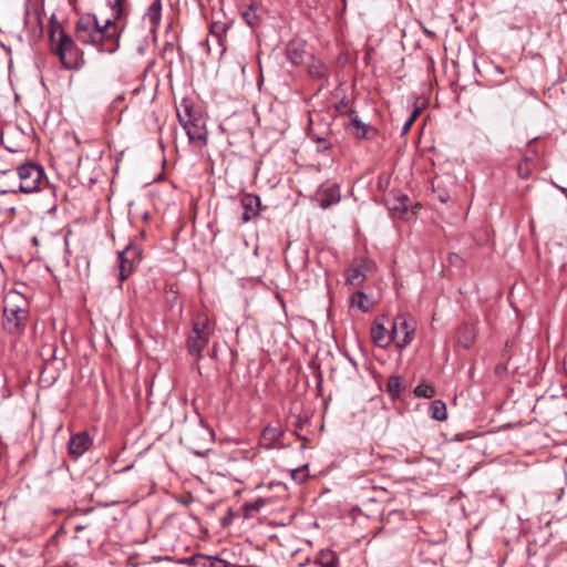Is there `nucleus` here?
Segmentation results:
<instances>
[{"mask_svg": "<svg viewBox=\"0 0 567 567\" xmlns=\"http://www.w3.org/2000/svg\"><path fill=\"white\" fill-rule=\"evenodd\" d=\"M126 0H110L109 4L113 11V18L100 24L96 17L86 14L75 23V38L83 44L93 45L99 52L114 53L120 48L122 30L115 23L125 17L124 3Z\"/></svg>", "mask_w": 567, "mask_h": 567, "instance_id": "1", "label": "nucleus"}, {"mask_svg": "<svg viewBox=\"0 0 567 567\" xmlns=\"http://www.w3.org/2000/svg\"><path fill=\"white\" fill-rule=\"evenodd\" d=\"M52 52L59 56L66 70H80L84 64L83 52L66 32H62V37L58 38Z\"/></svg>", "mask_w": 567, "mask_h": 567, "instance_id": "2", "label": "nucleus"}, {"mask_svg": "<svg viewBox=\"0 0 567 567\" xmlns=\"http://www.w3.org/2000/svg\"><path fill=\"white\" fill-rule=\"evenodd\" d=\"M212 329L207 317L198 315L193 319L192 331L188 334L186 347L192 355L202 358V352L209 342Z\"/></svg>", "mask_w": 567, "mask_h": 567, "instance_id": "3", "label": "nucleus"}, {"mask_svg": "<svg viewBox=\"0 0 567 567\" xmlns=\"http://www.w3.org/2000/svg\"><path fill=\"white\" fill-rule=\"evenodd\" d=\"M178 121L185 130L188 141L190 143H199L205 145L207 142V130L205 121L197 113H194L192 107L186 105L184 114L177 113Z\"/></svg>", "mask_w": 567, "mask_h": 567, "instance_id": "4", "label": "nucleus"}, {"mask_svg": "<svg viewBox=\"0 0 567 567\" xmlns=\"http://www.w3.org/2000/svg\"><path fill=\"white\" fill-rule=\"evenodd\" d=\"M416 321L408 313H399L391 328L393 342L398 348H406L414 339Z\"/></svg>", "mask_w": 567, "mask_h": 567, "instance_id": "5", "label": "nucleus"}, {"mask_svg": "<svg viewBox=\"0 0 567 567\" xmlns=\"http://www.w3.org/2000/svg\"><path fill=\"white\" fill-rule=\"evenodd\" d=\"M20 178L19 192L30 194L41 188L45 179V173L42 166L33 163H27L18 167Z\"/></svg>", "mask_w": 567, "mask_h": 567, "instance_id": "6", "label": "nucleus"}, {"mask_svg": "<svg viewBox=\"0 0 567 567\" xmlns=\"http://www.w3.org/2000/svg\"><path fill=\"white\" fill-rule=\"evenodd\" d=\"M3 327L10 334L24 331L29 318V310L25 307L6 303L3 307Z\"/></svg>", "mask_w": 567, "mask_h": 567, "instance_id": "7", "label": "nucleus"}, {"mask_svg": "<svg viewBox=\"0 0 567 567\" xmlns=\"http://www.w3.org/2000/svg\"><path fill=\"white\" fill-rule=\"evenodd\" d=\"M349 121L343 124L347 132L357 140H373L378 135V130L362 122L355 110L348 111Z\"/></svg>", "mask_w": 567, "mask_h": 567, "instance_id": "8", "label": "nucleus"}, {"mask_svg": "<svg viewBox=\"0 0 567 567\" xmlns=\"http://www.w3.org/2000/svg\"><path fill=\"white\" fill-rule=\"evenodd\" d=\"M93 441L87 432L82 431L71 435L68 443L69 454L73 458H79L92 446Z\"/></svg>", "mask_w": 567, "mask_h": 567, "instance_id": "9", "label": "nucleus"}, {"mask_svg": "<svg viewBox=\"0 0 567 567\" xmlns=\"http://www.w3.org/2000/svg\"><path fill=\"white\" fill-rule=\"evenodd\" d=\"M240 205L244 209L241 215L243 223H248L254 217L259 215L261 207V199L258 195L244 194L240 198Z\"/></svg>", "mask_w": 567, "mask_h": 567, "instance_id": "10", "label": "nucleus"}, {"mask_svg": "<svg viewBox=\"0 0 567 567\" xmlns=\"http://www.w3.org/2000/svg\"><path fill=\"white\" fill-rule=\"evenodd\" d=\"M230 25L224 21H213L209 24V35L215 39L218 48L219 54L223 55L226 51L225 38L229 30Z\"/></svg>", "mask_w": 567, "mask_h": 567, "instance_id": "11", "label": "nucleus"}, {"mask_svg": "<svg viewBox=\"0 0 567 567\" xmlns=\"http://www.w3.org/2000/svg\"><path fill=\"white\" fill-rule=\"evenodd\" d=\"M306 45L301 41H290L286 47V58L293 65H300L305 61Z\"/></svg>", "mask_w": 567, "mask_h": 567, "instance_id": "12", "label": "nucleus"}, {"mask_svg": "<svg viewBox=\"0 0 567 567\" xmlns=\"http://www.w3.org/2000/svg\"><path fill=\"white\" fill-rule=\"evenodd\" d=\"M370 334L373 343L379 348H386L393 342L391 331H388L382 323H373Z\"/></svg>", "mask_w": 567, "mask_h": 567, "instance_id": "13", "label": "nucleus"}, {"mask_svg": "<svg viewBox=\"0 0 567 567\" xmlns=\"http://www.w3.org/2000/svg\"><path fill=\"white\" fill-rule=\"evenodd\" d=\"M367 279V262L363 260L359 265L352 266L347 270V285L359 287Z\"/></svg>", "mask_w": 567, "mask_h": 567, "instance_id": "14", "label": "nucleus"}, {"mask_svg": "<svg viewBox=\"0 0 567 567\" xmlns=\"http://www.w3.org/2000/svg\"><path fill=\"white\" fill-rule=\"evenodd\" d=\"M136 252L132 245L125 247L124 250L118 252V264H120V281H124L133 271V262L130 259V254Z\"/></svg>", "mask_w": 567, "mask_h": 567, "instance_id": "15", "label": "nucleus"}, {"mask_svg": "<svg viewBox=\"0 0 567 567\" xmlns=\"http://www.w3.org/2000/svg\"><path fill=\"white\" fill-rule=\"evenodd\" d=\"M282 435L284 431L280 427L268 425L261 433V444L267 450H270Z\"/></svg>", "mask_w": 567, "mask_h": 567, "instance_id": "16", "label": "nucleus"}, {"mask_svg": "<svg viewBox=\"0 0 567 567\" xmlns=\"http://www.w3.org/2000/svg\"><path fill=\"white\" fill-rule=\"evenodd\" d=\"M340 192L337 186L329 187L324 189L322 193L318 196V202L321 208L326 209L330 206L338 204L340 202Z\"/></svg>", "mask_w": 567, "mask_h": 567, "instance_id": "17", "label": "nucleus"}, {"mask_svg": "<svg viewBox=\"0 0 567 567\" xmlns=\"http://www.w3.org/2000/svg\"><path fill=\"white\" fill-rule=\"evenodd\" d=\"M161 18H162V2L161 0H154L145 16H144V19L147 20L151 24V31H155L157 29V27L159 25V22H161Z\"/></svg>", "mask_w": 567, "mask_h": 567, "instance_id": "18", "label": "nucleus"}, {"mask_svg": "<svg viewBox=\"0 0 567 567\" xmlns=\"http://www.w3.org/2000/svg\"><path fill=\"white\" fill-rule=\"evenodd\" d=\"M405 386L403 385L402 378L400 375H390L386 382L385 391L391 400H396L401 396Z\"/></svg>", "mask_w": 567, "mask_h": 567, "instance_id": "19", "label": "nucleus"}, {"mask_svg": "<svg viewBox=\"0 0 567 567\" xmlns=\"http://www.w3.org/2000/svg\"><path fill=\"white\" fill-rule=\"evenodd\" d=\"M315 564L320 567H337L339 564L338 555L330 549H322L315 559Z\"/></svg>", "mask_w": 567, "mask_h": 567, "instance_id": "20", "label": "nucleus"}, {"mask_svg": "<svg viewBox=\"0 0 567 567\" xmlns=\"http://www.w3.org/2000/svg\"><path fill=\"white\" fill-rule=\"evenodd\" d=\"M431 416L436 421H445L447 419L446 404L442 400H434L432 402Z\"/></svg>", "mask_w": 567, "mask_h": 567, "instance_id": "21", "label": "nucleus"}, {"mask_svg": "<svg viewBox=\"0 0 567 567\" xmlns=\"http://www.w3.org/2000/svg\"><path fill=\"white\" fill-rule=\"evenodd\" d=\"M265 505L266 501L264 498H258L254 502L245 503L243 506L245 517H252L254 513L259 512Z\"/></svg>", "mask_w": 567, "mask_h": 567, "instance_id": "22", "label": "nucleus"}, {"mask_svg": "<svg viewBox=\"0 0 567 567\" xmlns=\"http://www.w3.org/2000/svg\"><path fill=\"white\" fill-rule=\"evenodd\" d=\"M367 299L368 296L363 291H357L351 296V306L360 309L362 312H368L370 308L365 303Z\"/></svg>", "mask_w": 567, "mask_h": 567, "instance_id": "23", "label": "nucleus"}, {"mask_svg": "<svg viewBox=\"0 0 567 567\" xmlns=\"http://www.w3.org/2000/svg\"><path fill=\"white\" fill-rule=\"evenodd\" d=\"M413 393L417 398L431 399L435 394V389L433 385H431L429 383H421L415 386V389L413 390Z\"/></svg>", "mask_w": 567, "mask_h": 567, "instance_id": "24", "label": "nucleus"}, {"mask_svg": "<svg viewBox=\"0 0 567 567\" xmlns=\"http://www.w3.org/2000/svg\"><path fill=\"white\" fill-rule=\"evenodd\" d=\"M256 11L257 6L250 4L249 8L243 13L244 20L252 28L258 25L260 22V18Z\"/></svg>", "mask_w": 567, "mask_h": 567, "instance_id": "25", "label": "nucleus"}, {"mask_svg": "<svg viewBox=\"0 0 567 567\" xmlns=\"http://www.w3.org/2000/svg\"><path fill=\"white\" fill-rule=\"evenodd\" d=\"M62 32H65L62 24L61 23H58L56 24H51L50 28H49V40L51 42V44H55L58 39H56V35L62 37Z\"/></svg>", "mask_w": 567, "mask_h": 567, "instance_id": "26", "label": "nucleus"}, {"mask_svg": "<svg viewBox=\"0 0 567 567\" xmlns=\"http://www.w3.org/2000/svg\"><path fill=\"white\" fill-rule=\"evenodd\" d=\"M1 144H2V145H3V147H4L6 150H8L10 153H18V152H20V151H21L20 145H18V144H14V143L10 142L6 133H2V134H1Z\"/></svg>", "mask_w": 567, "mask_h": 567, "instance_id": "27", "label": "nucleus"}, {"mask_svg": "<svg viewBox=\"0 0 567 567\" xmlns=\"http://www.w3.org/2000/svg\"><path fill=\"white\" fill-rule=\"evenodd\" d=\"M309 74L312 78H317V79L324 78L326 76V68L321 63L312 64L311 66H309Z\"/></svg>", "mask_w": 567, "mask_h": 567, "instance_id": "28", "label": "nucleus"}, {"mask_svg": "<svg viewBox=\"0 0 567 567\" xmlns=\"http://www.w3.org/2000/svg\"><path fill=\"white\" fill-rule=\"evenodd\" d=\"M306 468H307V465H305L303 467H300V468H295L291 472L292 480L298 483L305 482L307 478Z\"/></svg>", "mask_w": 567, "mask_h": 567, "instance_id": "29", "label": "nucleus"}, {"mask_svg": "<svg viewBox=\"0 0 567 567\" xmlns=\"http://www.w3.org/2000/svg\"><path fill=\"white\" fill-rule=\"evenodd\" d=\"M398 205L394 206V209H400L402 212H406L409 208L410 198L408 195H401L396 198Z\"/></svg>", "mask_w": 567, "mask_h": 567, "instance_id": "30", "label": "nucleus"}, {"mask_svg": "<svg viewBox=\"0 0 567 567\" xmlns=\"http://www.w3.org/2000/svg\"><path fill=\"white\" fill-rule=\"evenodd\" d=\"M417 114H419V111H417V110H414V111L412 112V114L410 115V117L406 120V122H405V123H404V125H403V128H402V132H403V133H406V132L410 130V127H411V125L413 124V122L415 121V118H416Z\"/></svg>", "mask_w": 567, "mask_h": 567, "instance_id": "31", "label": "nucleus"}, {"mask_svg": "<svg viewBox=\"0 0 567 567\" xmlns=\"http://www.w3.org/2000/svg\"><path fill=\"white\" fill-rule=\"evenodd\" d=\"M132 248L136 251L135 254L134 252H131L130 254V259L132 260V262L134 264V261L136 259H140L141 258V249L137 247V246H133L132 245Z\"/></svg>", "mask_w": 567, "mask_h": 567, "instance_id": "32", "label": "nucleus"}, {"mask_svg": "<svg viewBox=\"0 0 567 567\" xmlns=\"http://www.w3.org/2000/svg\"><path fill=\"white\" fill-rule=\"evenodd\" d=\"M209 567H226V561L219 558H214Z\"/></svg>", "mask_w": 567, "mask_h": 567, "instance_id": "33", "label": "nucleus"}, {"mask_svg": "<svg viewBox=\"0 0 567 567\" xmlns=\"http://www.w3.org/2000/svg\"><path fill=\"white\" fill-rule=\"evenodd\" d=\"M348 105V102L343 99L341 100L337 105L336 109L338 112H342L343 109H346Z\"/></svg>", "mask_w": 567, "mask_h": 567, "instance_id": "34", "label": "nucleus"}, {"mask_svg": "<svg viewBox=\"0 0 567 567\" xmlns=\"http://www.w3.org/2000/svg\"><path fill=\"white\" fill-rule=\"evenodd\" d=\"M450 261H451L452 264H456L457 261H460V262H461V261H462V258H461L458 255H456V254H452V255L450 256Z\"/></svg>", "mask_w": 567, "mask_h": 567, "instance_id": "35", "label": "nucleus"}, {"mask_svg": "<svg viewBox=\"0 0 567 567\" xmlns=\"http://www.w3.org/2000/svg\"><path fill=\"white\" fill-rule=\"evenodd\" d=\"M437 198L440 202L446 203L449 200L450 196L447 194H439Z\"/></svg>", "mask_w": 567, "mask_h": 567, "instance_id": "36", "label": "nucleus"}, {"mask_svg": "<svg viewBox=\"0 0 567 567\" xmlns=\"http://www.w3.org/2000/svg\"><path fill=\"white\" fill-rule=\"evenodd\" d=\"M58 23H60V22L58 21L55 13H52L51 17H50V25L51 24H56L58 25Z\"/></svg>", "mask_w": 567, "mask_h": 567, "instance_id": "37", "label": "nucleus"}, {"mask_svg": "<svg viewBox=\"0 0 567 567\" xmlns=\"http://www.w3.org/2000/svg\"><path fill=\"white\" fill-rule=\"evenodd\" d=\"M231 522V513L229 512V516L223 518V525L227 526Z\"/></svg>", "mask_w": 567, "mask_h": 567, "instance_id": "38", "label": "nucleus"}, {"mask_svg": "<svg viewBox=\"0 0 567 567\" xmlns=\"http://www.w3.org/2000/svg\"><path fill=\"white\" fill-rule=\"evenodd\" d=\"M347 359L348 361L352 364V367L358 370V364L355 362V360L353 358H351L350 355H347Z\"/></svg>", "mask_w": 567, "mask_h": 567, "instance_id": "39", "label": "nucleus"}, {"mask_svg": "<svg viewBox=\"0 0 567 567\" xmlns=\"http://www.w3.org/2000/svg\"><path fill=\"white\" fill-rule=\"evenodd\" d=\"M305 422L306 421H303L300 417H298V420H297L295 425H296L297 429H302Z\"/></svg>", "mask_w": 567, "mask_h": 567, "instance_id": "40", "label": "nucleus"}, {"mask_svg": "<svg viewBox=\"0 0 567 567\" xmlns=\"http://www.w3.org/2000/svg\"><path fill=\"white\" fill-rule=\"evenodd\" d=\"M318 142L323 144V145H322V147H323L324 150H328V148L330 147V144H328V143L326 142V140H323V138H322V140H321V138H320V140H318Z\"/></svg>", "mask_w": 567, "mask_h": 567, "instance_id": "41", "label": "nucleus"}, {"mask_svg": "<svg viewBox=\"0 0 567 567\" xmlns=\"http://www.w3.org/2000/svg\"><path fill=\"white\" fill-rule=\"evenodd\" d=\"M205 44L207 45V51H208V52H210V50H212V49H210V47H209V41H208V40H206V41H205Z\"/></svg>", "mask_w": 567, "mask_h": 567, "instance_id": "42", "label": "nucleus"}, {"mask_svg": "<svg viewBox=\"0 0 567 567\" xmlns=\"http://www.w3.org/2000/svg\"><path fill=\"white\" fill-rule=\"evenodd\" d=\"M75 529L79 532V530H82V529H83V527H82V526H76V528H75Z\"/></svg>", "mask_w": 567, "mask_h": 567, "instance_id": "43", "label": "nucleus"}]
</instances>
